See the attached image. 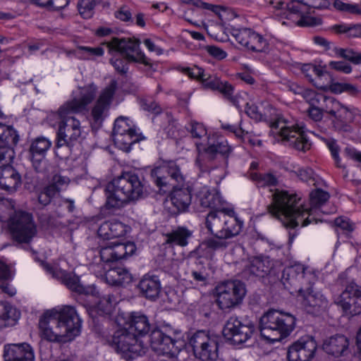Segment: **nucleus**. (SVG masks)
Here are the masks:
<instances>
[{"label": "nucleus", "mask_w": 361, "mask_h": 361, "mask_svg": "<svg viewBox=\"0 0 361 361\" xmlns=\"http://www.w3.org/2000/svg\"><path fill=\"white\" fill-rule=\"evenodd\" d=\"M250 179L255 181L258 187L276 186L278 184V178L271 173H251Z\"/></svg>", "instance_id": "41"}, {"label": "nucleus", "mask_w": 361, "mask_h": 361, "mask_svg": "<svg viewBox=\"0 0 361 361\" xmlns=\"http://www.w3.org/2000/svg\"><path fill=\"white\" fill-rule=\"evenodd\" d=\"M303 14H309L308 7L303 0H293L286 5L283 16L287 19H291L293 15H298L300 18Z\"/></svg>", "instance_id": "40"}, {"label": "nucleus", "mask_w": 361, "mask_h": 361, "mask_svg": "<svg viewBox=\"0 0 361 361\" xmlns=\"http://www.w3.org/2000/svg\"><path fill=\"white\" fill-rule=\"evenodd\" d=\"M273 264L269 257H255L250 259L243 271V277L248 279L264 277L272 269Z\"/></svg>", "instance_id": "22"}, {"label": "nucleus", "mask_w": 361, "mask_h": 361, "mask_svg": "<svg viewBox=\"0 0 361 361\" xmlns=\"http://www.w3.org/2000/svg\"><path fill=\"white\" fill-rule=\"evenodd\" d=\"M350 112L348 109L341 104V107L337 109V115L333 116L335 118L334 125L337 128H341L344 131H349L350 126L345 123L349 118Z\"/></svg>", "instance_id": "49"}, {"label": "nucleus", "mask_w": 361, "mask_h": 361, "mask_svg": "<svg viewBox=\"0 0 361 361\" xmlns=\"http://www.w3.org/2000/svg\"><path fill=\"white\" fill-rule=\"evenodd\" d=\"M302 72L309 79L310 81L312 82V75H315L318 78L322 77L325 71L321 67L312 65V64H305L302 67Z\"/></svg>", "instance_id": "56"}, {"label": "nucleus", "mask_w": 361, "mask_h": 361, "mask_svg": "<svg viewBox=\"0 0 361 361\" xmlns=\"http://www.w3.org/2000/svg\"><path fill=\"white\" fill-rule=\"evenodd\" d=\"M317 349V344L313 337L303 336L288 347L287 359L288 361H311Z\"/></svg>", "instance_id": "15"}, {"label": "nucleus", "mask_w": 361, "mask_h": 361, "mask_svg": "<svg viewBox=\"0 0 361 361\" xmlns=\"http://www.w3.org/2000/svg\"><path fill=\"white\" fill-rule=\"evenodd\" d=\"M115 17L123 22H133L132 13L126 6H122L115 13Z\"/></svg>", "instance_id": "64"}, {"label": "nucleus", "mask_w": 361, "mask_h": 361, "mask_svg": "<svg viewBox=\"0 0 361 361\" xmlns=\"http://www.w3.org/2000/svg\"><path fill=\"white\" fill-rule=\"evenodd\" d=\"M136 128L127 117L120 116L114 122L113 135L135 131Z\"/></svg>", "instance_id": "45"}, {"label": "nucleus", "mask_w": 361, "mask_h": 361, "mask_svg": "<svg viewBox=\"0 0 361 361\" xmlns=\"http://www.w3.org/2000/svg\"><path fill=\"white\" fill-rule=\"evenodd\" d=\"M145 139L137 130L113 135L115 145L124 152H129L131 146Z\"/></svg>", "instance_id": "33"}, {"label": "nucleus", "mask_w": 361, "mask_h": 361, "mask_svg": "<svg viewBox=\"0 0 361 361\" xmlns=\"http://www.w3.org/2000/svg\"><path fill=\"white\" fill-rule=\"evenodd\" d=\"M96 93L95 85L85 86L59 109L57 115L60 121L56 143L57 148L68 147L71 149L78 140L81 135L80 122L73 114L85 110L95 97Z\"/></svg>", "instance_id": "2"}, {"label": "nucleus", "mask_w": 361, "mask_h": 361, "mask_svg": "<svg viewBox=\"0 0 361 361\" xmlns=\"http://www.w3.org/2000/svg\"><path fill=\"white\" fill-rule=\"evenodd\" d=\"M295 325L293 315L277 310H269L260 318L259 331L264 340L274 343L288 336Z\"/></svg>", "instance_id": "6"}, {"label": "nucleus", "mask_w": 361, "mask_h": 361, "mask_svg": "<svg viewBox=\"0 0 361 361\" xmlns=\"http://www.w3.org/2000/svg\"><path fill=\"white\" fill-rule=\"evenodd\" d=\"M298 298L309 313L318 312L320 308L325 307L326 300L324 296L318 292L310 290L298 293Z\"/></svg>", "instance_id": "25"}, {"label": "nucleus", "mask_w": 361, "mask_h": 361, "mask_svg": "<svg viewBox=\"0 0 361 361\" xmlns=\"http://www.w3.org/2000/svg\"><path fill=\"white\" fill-rule=\"evenodd\" d=\"M20 317V312L10 304L0 302V326L13 325Z\"/></svg>", "instance_id": "37"}, {"label": "nucleus", "mask_w": 361, "mask_h": 361, "mask_svg": "<svg viewBox=\"0 0 361 361\" xmlns=\"http://www.w3.org/2000/svg\"><path fill=\"white\" fill-rule=\"evenodd\" d=\"M126 61V58L114 57L110 59V63L118 73L125 74L128 71V63Z\"/></svg>", "instance_id": "62"}, {"label": "nucleus", "mask_w": 361, "mask_h": 361, "mask_svg": "<svg viewBox=\"0 0 361 361\" xmlns=\"http://www.w3.org/2000/svg\"><path fill=\"white\" fill-rule=\"evenodd\" d=\"M151 176L155 184L164 192L173 188L171 201L177 209V212H185L192 200L191 191L188 187L179 188L176 183L184 182V177L179 166L174 162L156 167L151 171Z\"/></svg>", "instance_id": "4"}, {"label": "nucleus", "mask_w": 361, "mask_h": 361, "mask_svg": "<svg viewBox=\"0 0 361 361\" xmlns=\"http://www.w3.org/2000/svg\"><path fill=\"white\" fill-rule=\"evenodd\" d=\"M191 235L192 232L185 227H178L166 235V243L184 247L188 245Z\"/></svg>", "instance_id": "36"}, {"label": "nucleus", "mask_w": 361, "mask_h": 361, "mask_svg": "<svg viewBox=\"0 0 361 361\" xmlns=\"http://www.w3.org/2000/svg\"><path fill=\"white\" fill-rule=\"evenodd\" d=\"M254 30L250 28H233L232 36L239 44L247 49Z\"/></svg>", "instance_id": "44"}, {"label": "nucleus", "mask_w": 361, "mask_h": 361, "mask_svg": "<svg viewBox=\"0 0 361 361\" xmlns=\"http://www.w3.org/2000/svg\"><path fill=\"white\" fill-rule=\"evenodd\" d=\"M80 49L84 52V58L85 59H92L93 56H101L104 54V49L101 47H81Z\"/></svg>", "instance_id": "63"}, {"label": "nucleus", "mask_w": 361, "mask_h": 361, "mask_svg": "<svg viewBox=\"0 0 361 361\" xmlns=\"http://www.w3.org/2000/svg\"><path fill=\"white\" fill-rule=\"evenodd\" d=\"M245 294V286L240 281H224L215 288L216 303L222 311L229 312L242 303Z\"/></svg>", "instance_id": "9"}, {"label": "nucleus", "mask_w": 361, "mask_h": 361, "mask_svg": "<svg viewBox=\"0 0 361 361\" xmlns=\"http://www.w3.org/2000/svg\"><path fill=\"white\" fill-rule=\"evenodd\" d=\"M51 145V142L44 137H38L31 142L29 152L32 166L36 172L42 173L45 171V154Z\"/></svg>", "instance_id": "19"}, {"label": "nucleus", "mask_w": 361, "mask_h": 361, "mask_svg": "<svg viewBox=\"0 0 361 361\" xmlns=\"http://www.w3.org/2000/svg\"><path fill=\"white\" fill-rule=\"evenodd\" d=\"M149 341L154 350L163 355L173 354L176 352V341L164 334L159 329H154L149 336Z\"/></svg>", "instance_id": "23"}, {"label": "nucleus", "mask_w": 361, "mask_h": 361, "mask_svg": "<svg viewBox=\"0 0 361 361\" xmlns=\"http://www.w3.org/2000/svg\"><path fill=\"white\" fill-rule=\"evenodd\" d=\"M69 182L70 180L68 178L62 176L60 174H55L53 176L50 183L54 188L58 189V191L60 192L68 186Z\"/></svg>", "instance_id": "61"}, {"label": "nucleus", "mask_w": 361, "mask_h": 361, "mask_svg": "<svg viewBox=\"0 0 361 361\" xmlns=\"http://www.w3.org/2000/svg\"><path fill=\"white\" fill-rule=\"evenodd\" d=\"M21 184L19 173L12 166L0 169V189L13 191Z\"/></svg>", "instance_id": "30"}, {"label": "nucleus", "mask_w": 361, "mask_h": 361, "mask_svg": "<svg viewBox=\"0 0 361 361\" xmlns=\"http://www.w3.org/2000/svg\"><path fill=\"white\" fill-rule=\"evenodd\" d=\"M269 49V44L267 39L254 30L247 50L254 52H267Z\"/></svg>", "instance_id": "42"}, {"label": "nucleus", "mask_w": 361, "mask_h": 361, "mask_svg": "<svg viewBox=\"0 0 361 361\" xmlns=\"http://www.w3.org/2000/svg\"><path fill=\"white\" fill-rule=\"evenodd\" d=\"M272 131L278 134L285 145L298 151L306 152L310 149L311 143L305 135L303 127L291 124L283 118H278L271 126Z\"/></svg>", "instance_id": "8"}, {"label": "nucleus", "mask_w": 361, "mask_h": 361, "mask_svg": "<svg viewBox=\"0 0 361 361\" xmlns=\"http://www.w3.org/2000/svg\"><path fill=\"white\" fill-rule=\"evenodd\" d=\"M226 238L212 237L204 240L202 245L212 250H224L228 246Z\"/></svg>", "instance_id": "51"}, {"label": "nucleus", "mask_w": 361, "mask_h": 361, "mask_svg": "<svg viewBox=\"0 0 361 361\" xmlns=\"http://www.w3.org/2000/svg\"><path fill=\"white\" fill-rule=\"evenodd\" d=\"M348 345V340L345 336L335 335L324 341L322 348L329 355L339 357L344 355Z\"/></svg>", "instance_id": "29"}, {"label": "nucleus", "mask_w": 361, "mask_h": 361, "mask_svg": "<svg viewBox=\"0 0 361 361\" xmlns=\"http://www.w3.org/2000/svg\"><path fill=\"white\" fill-rule=\"evenodd\" d=\"M334 7L338 11L361 15V8L357 4H345L340 0H336Z\"/></svg>", "instance_id": "55"}, {"label": "nucleus", "mask_w": 361, "mask_h": 361, "mask_svg": "<svg viewBox=\"0 0 361 361\" xmlns=\"http://www.w3.org/2000/svg\"><path fill=\"white\" fill-rule=\"evenodd\" d=\"M12 279V272L10 267L0 259V288L10 296L16 294V290L10 286L9 281Z\"/></svg>", "instance_id": "38"}, {"label": "nucleus", "mask_w": 361, "mask_h": 361, "mask_svg": "<svg viewBox=\"0 0 361 361\" xmlns=\"http://www.w3.org/2000/svg\"><path fill=\"white\" fill-rule=\"evenodd\" d=\"M245 113L251 118L256 121H261L267 118V114L259 106L254 103H247Z\"/></svg>", "instance_id": "50"}, {"label": "nucleus", "mask_w": 361, "mask_h": 361, "mask_svg": "<svg viewBox=\"0 0 361 361\" xmlns=\"http://www.w3.org/2000/svg\"><path fill=\"white\" fill-rule=\"evenodd\" d=\"M81 322L71 306L59 311L48 310L40 317L39 328L42 338L50 342L66 343L72 341L80 331Z\"/></svg>", "instance_id": "3"}, {"label": "nucleus", "mask_w": 361, "mask_h": 361, "mask_svg": "<svg viewBox=\"0 0 361 361\" xmlns=\"http://www.w3.org/2000/svg\"><path fill=\"white\" fill-rule=\"evenodd\" d=\"M19 140L18 132L11 126L0 123V146L13 149Z\"/></svg>", "instance_id": "35"}, {"label": "nucleus", "mask_w": 361, "mask_h": 361, "mask_svg": "<svg viewBox=\"0 0 361 361\" xmlns=\"http://www.w3.org/2000/svg\"><path fill=\"white\" fill-rule=\"evenodd\" d=\"M116 88L117 82L112 80L109 85L101 92L91 111V116L94 125L100 126L104 118L107 116Z\"/></svg>", "instance_id": "18"}, {"label": "nucleus", "mask_w": 361, "mask_h": 361, "mask_svg": "<svg viewBox=\"0 0 361 361\" xmlns=\"http://www.w3.org/2000/svg\"><path fill=\"white\" fill-rule=\"evenodd\" d=\"M323 95L313 90L305 88L302 97L309 104L310 106H314L320 104L319 102L323 99Z\"/></svg>", "instance_id": "53"}, {"label": "nucleus", "mask_w": 361, "mask_h": 361, "mask_svg": "<svg viewBox=\"0 0 361 361\" xmlns=\"http://www.w3.org/2000/svg\"><path fill=\"white\" fill-rule=\"evenodd\" d=\"M9 227L13 238L20 243H28L37 233L32 216L25 212H15L9 218Z\"/></svg>", "instance_id": "12"}, {"label": "nucleus", "mask_w": 361, "mask_h": 361, "mask_svg": "<svg viewBox=\"0 0 361 361\" xmlns=\"http://www.w3.org/2000/svg\"><path fill=\"white\" fill-rule=\"evenodd\" d=\"M180 71L183 73L188 75L190 78L197 80L198 81H200L202 77L206 76L204 70L197 66H195L192 68H181Z\"/></svg>", "instance_id": "57"}, {"label": "nucleus", "mask_w": 361, "mask_h": 361, "mask_svg": "<svg viewBox=\"0 0 361 361\" xmlns=\"http://www.w3.org/2000/svg\"><path fill=\"white\" fill-rule=\"evenodd\" d=\"M142 108L155 114L161 112V106L152 99H143L140 101Z\"/></svg>", "instance_id": "59"}, {"label": "nucleus", "mask_w": 361, "mask_h": 361, "mask_svg": "<svg viewBox=\"0 0 361 361\" xmlns=\"http://www.w3.org/2000/svg\"><path fill=\"white\" fill-rule=\"evenodd\" d=\"M42 265L47 273L51 274L52 277L60 281L72 291L80 294L85 293V288L80 283L79 277L75 274L67 272L58 266H51L48 263L42 262Z\"/></svg>", "instance_id": "20"}, {"label": "nucleus", "mask_w": 361, "mask_h": 361, "mask_svg": "<svg viewBox=\"0 0 361 361\" xmlns=\"http://www.w3.org/2000/svg\"><path fill=\"white\" fill-rule=\"evenodd\" d=\"M116 299L114 295H106L103 296L97 303V310L102 314H110Z\"/></svg>", "instance_id": "52"}, {"label": "nucleus", "mask_w": 361, "mask_h": 361, "mask_svg": "<svg viewBox=\"0 0 361 361\" xmlns=\"http://www.w3.org/2000/svg\"><path fill=\"white\" fill-rule=\"evenodd\" d=\"M272 202L267 207L271 216L280 220L284 226L294 228L307 226L312 222L317 223V212L329 199L328 192L315 189L310 193V207L300 204L296 195L276 190L272 195Z\"/></svg>", "instance_id": "1"}, {"label": "nucleus", "mask_w": 361, "mask_h": 361, "mask_svg": "<svg viewBox=\"0 0 361 361\" xmlns=\"http://www.w3.org/2000/svg\"><path fill=\"white\" fill-rule=\"evenodd\" d=\"M98 235L104 240L123 236L126 233L125 225L118 221H107L102 224L97 231Z\"/></svg>", "instance_id": "32"}, {"label": "nucleus", "mask_w": 361, "mask_h": 361, "mask_svg": "<svg viewBox=\"0 0 361 361\" xmlns=\"http://www.w3.org/2000/svg\"><path fill=\"white\" fill-rule=\"evenodd\" d=\"M205 225L213 236L229 239L240 233L243 223L233 209H223L210 212Z\"/></svg>", "instance_id": "7"}, {"label": "nucleus", "mask_w": 361, "mask_h": 361, "mask_svg": "<svg viewBox=\"0 0 361 361\" xmlns=\"http://www.w3.org/2000/svg\"><path fill=\"white\" fill-rule=\"evenodd\" d=\"M231 151L232 148L227 140H219L214 143L209 144L202 153L199 152L196 159V165L201 173H209L212 168L208 166L207 162L215 159L218 154L228 158Z\"/></svg>", "instance_id": "16"}, {"label": "nucleus", "mask_w": 361, "mask_h": 361, "mask_svg": "<svg viewBox=\"0 0 361 361\" xmlns=\"http://www.w3.org/2000/svg\"><path fill=\"white\" fill-rule=\"evenodd\" d=\"M221 80L216 76H212L206 74V76L202 77L200 80L202 85L207 89L216 90L219 88V82Z\"/></svg>", "instance_id": "60"}, {"label": "nucleus", "mask_w": 361, "mask_h": 361, "mask_svg": "<svg viewBox=\"0 0 361 361\" xmlns=\"http://www.w3.org/2000/svg\"><path fill=\"white\" fill-rule=\"evenodd\" d=\"M304 278L300 280V286L298 288V293L310 290L313 288V285L317 281L315 274L304 266Z\"/></svg>", "instance_id": "46"}, {"label": "nucleus", "mask_w": 361, "mask_h": 361, "mask_svg": "<svg viewBox=\"0 0 361 361\" xmlns=\"http://www.w3.org/2000/svg\"><path fill=\"white\" fill-rule=\"evenodd\" d=\"M138 288L143 296L154 300L159 296L161 286L158 276L145 275L139 282Z\"/></svg>", "instance_id": "28"}, {"label": "nucleus", "mask_w": 361, "mask_h": 361, "mask_svg": "<svg viewBox=\"0 0 361 361\" xmlns=\"http://www.w3.org/2000/svg\"><path fill=\"white\" fill-rule=\"evenodd\" d=\"M180 277L183 280L188 281L191 284L195 286H204L207 283L209 274L204 269L200 270H191L190 274L188 276H183L179 273Z\"/></svg>", "instance_id": "43"}, {"label": "nucleus", "mask_w": 361, "mask_h": 361, "mask_svg": "<svg viewBox=\"0 0 361 361\" xmlns=\"http://www.w3.org/2000/svg\"><path fill=\"white\" fill-rule=\"evenodd\" d=\"M214 336L210 335L209 331L205 330H198L191 333L188 336V344L192 348L195 357L198 359L203 349L206 347Z\"/></svg>", "instance_id": "31"}, {"label": "nucleus", "mask_w": 361, "mask_h": 361, "mask_svg": "<svg viewBox=\"0 0 361 361\" xmlns=\"http://www.w3.org/2000/svg\"><path fill=\"white\" fill-rule=\"evenodd\" d=\"M323 113L330 114L331 116L337 115V109L341 107V103L334 98L323 95V99L319 102Z\"/></svg>", "instance_id": "47"}, {"label": "nucleus", "mask_w": 361, "mask_h": 361, "mask_svg": "<svg viewBox=\"0 0 361 361\" xmlns=\"http://www.w3.org/2000/svg\"><path fill=\"white\" fill-rule=\"evenodd\" d=\"M103 279L105 282L111 286H121L132 282L133 276L129 271L123 267H115L108 269Z\"/></svg>", "instance_id": "27"}, {"label": "nucleus", "mask_w": 361, "mask_h": 361, "mask_svg": "<svg viewBox=\"0 0 361 361\" xmlns=\"http://www.w3.org/2000/svg\"><path fill=\"white\" fill-rule=\"evenodd\" d=\"M344 312L352 315L361 313V288L354 281L349 282L345 290L335 299Z\"/></svg>", "instance_id": "14"}, {"label": "nucleus", "mask_w": 361, "mask_h": 361, "mask_svg": "<svg viewBox=\"0 0 361 361\" xmlns=\"http://www.w3.org/2000/svg\"><path fill=\"white\" fill-rule=\"evenodd\" d=\"M335 54L354 64H361V54L351 49L335 48Z\"/></svg>", "instance_id": "48"}, {"label": "nucleus", "mask_w": 361, "mask_h": 361, "mask_svg": "<svg viewBox=\"0 0 361 361\" xmlns=\"http://www.w3.org/2000/svg\"><path fill=\"white\" fill-rule=\"evenodd\" d=\"M200 204L204 208L217 209L221 206L220 195L215 191H210L207 187H203L197 193Z\"/></svg>", "instance_id": "34"}, {"label": "nucleus", "mask_w": 361, "mask_h": 361, "mask_svg": "<svg viewBox=\"0 0 361 361\" xmlns=\"http://www.w3.org/2000/svg\"><path fill=\"white\" fill-rule=\"evenodd\" d=\"M304 265L295 264L286 267L282 273L281 281L286 288H293L297 292L300 280L304 278Z\"/></svg>", "instance_id": "26"}, {"label": "nucleus", "mask_w": 361, "mask_h": 361, "mask_svg": "<svg viewBox=\"0 0 361 361\" xmlns=\"http://www.w3.org/2000/svg\"><path fill=\"white\" fill-rule=\"evenodd\" d=\"M255 329V325L251 321L231 317L224 326L223 334L233 344H241L251 338Z\"/></svg>", "instance_id": "13"}, {"label": "nucleus", "mask_w": 361, "mask_h": 361, "mask_svg": "<svg viewBox=\"0 0 361 361\" xmlns=\"http://www.w3.org/2000/svg\"><path fill=\"white\" fill-rule=\"evenodd\" d=\"M322 23V20L319 18L309 16L303 14L300 19L297 21L296 25L300 27H313Z\"/></svg>", "instance_id": "58"}, {"label": "nucleus", "mask_w": 361, "mask_h": 361, "mask_svg": "<svg viewBox=\"0 0 361 361\" xmlns=\"http://www.w3.org/2000/svg\"><path fill=\"white\" fill-rule=\"evenodd\" d=\"M188 130L192 138L202 139L207 134V130L202 123L192 121L190 123Z\"/></svg>", "instance_id": "54"}, {"label": "nucleus", "mask_w": 361, "mask_h": 361, "mask_svg": "<svg viewBox=\"0 0 361 361\" xmlns=\"http://www.w3.org/2000/svg\"><path fill=\"white\" fill-rule=\"evenodd\" d=\"M219 341L216 336H214L211 341L207 343L203 349L198 360L202 361H215L219 358Z\"/></svg>", "instance_id": "39"}, {"label": "nucleus", "mask_w": 361, "mask_h": 361, "mask_svg": "<svg viewBox=\"0 0 361 361\" xmlns=\"http://www.w3.org/2000/svg\"><path fill=\"white\" fill-rule=\"evenodd\" d=\"M136 251V246L133 242L118 243L109 242L101 247L100 257L104 262H113L126 259Z\"/></svg>", "instance_id": "17"}, {"label": "nucleus", "mask_w": 361, "mask_h": 361, "mask_svg": "<svg viewBox=\"0 0 361 361\" xmlns=\"http://www.w3.org/2000/svg\"><path fill=\"white\" fill-rule=\"evenodd\" d=\"M4 361H35V353L27 343H11L4 345Z\"/></svg>", "instance_id": "21"}, {"label": "nucleus", "mask_w": 361, "mask_h": 361, "mask_svg": "<svg viewBox=\"0 0 361 361\" xmlns=\"http://www.w3.org/2000/svg\"><path fill=\"white\" fill-rule=\"evenodd\" d=\"M112 343L116 351L126 360H131L145 353L146 347L142 341L125 326L114 332Z\"/></svg>", "instance_id": "10"}, {"label": "nucleus", "mask_w": 361, "mask_h": 361, "mask_svg": "<svg viewBox=\"0 0 361 361\" xmlns=\"http://www.w3.org/2000/svg\"><path fill=\"white\" fill-rule=\"evenodd\" d=\"M123 326L137 338L146 335L150 329L147 316L138 312H131Z\"/></svg>", "instance_id": "24"}, {"label": "nucleus", "mask_w": 361, "mask_h": 361, "mask_svg": "<svg viewBox=\"0 0 361 361\" xmlns=\"http://www.w3.org/2000/svg\"><path fill=\"white\" fill-rule=\"evenodd\" d=\"M109 52H120L129 62H135L151 66L150 60L145 55L140 48V40L131 38L113 37L110 41L104 42Z\"/></svg>", "instance_id": "11"}, {"label": "nucleus", "mask_w": 361, "mask_h": 361, "mask_svg": "<svg viewBox=\"0 0 361 361\" xmlns=\"http://www.w3.org/2000/svg\"><path fill=\"white\" fill-rule=\"evenodd\" d=\"M108 208H120L143 197L145 188L140 176L124 172L110 182L106 188Z\"/></svg>", "instance_id": "5"}]
</instances>
